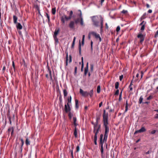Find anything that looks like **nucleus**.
Listing matches in <instances>:
<instances>
[{
    "mask_svg": "<svg viewBox=\"0 0 158 158\" xmlns=\"http://www.w3.org/2000/svg\"><path fill=\"white\" fill-rule=\"evenodd\" d=\"M145 27V25H142V27L141 28V30L142 31H143L144 30Z\"/></svg>",
    "mask_w": 158,
    "mask_h": 158,
    "instance_id": "nucleus-37",
    "label": "nucleus"
},
{
    "mask_svg": "<svg viewBox=\"0 0 158 158\" xmlns=\"http://www.w3.org/2000/svg\"><path fill=\"white\" fill-rule=\"evenodd\" d=\"M74 22L73 21H71L69 23V27L71 28H73L74 27Z\"/></svg>",
    "mask_w": 158,
    "mask_h": 158,
    "instance_id": "nucleus-14",
    "label": "nucleus"
},
{
    "mask_svg": "<svg viewBox=\"0 0 158 158\" xmlns=\"http://www.w3.org/2000/svg\"><path fill=\"white\" fill-rule=\"evenodd\" d=\"M128 101L126 100V101L125 110V112H126L128 110Z\"/></svg>",
    "mask_w": 158,
    "mask_h": 158,
    "instance_id": "nucleus-17",
    "label": "nucleus"
},
{
    "mask_svg": "<svg viewBox=\"0 0 158 158\" xmlns=\"http://www.w3.org/2000/svg\"><path fill=\"white\" fill-rule=\"evenodd\" d=\"M146 131V129L144 127H142L140 129L135 131L134 134L135 135L136 134L138 133H142Z\"/></svg>",
    "mask_w": 158,
    "mask_h": 158,
    "instance_id": "nucleus-6",
    "label": "nucleus"
},
{
    "mask_svg": "<svg viewBox=\"0 0 158 158\" xmlns=\"http://www.w3.org/2000/svg\"><path fill=\"white\" fill-rule=\"evenodd\" d=\"M68 54H67L66 56V65L67 66L68 65Z\"/></svg>",
    "mask_w": 158,
    "mask_h": 158,
    "instance_id": "nucleus-49",
    "label": "nucleus"
},
{
    "mask_svg": "<svg viewBox=\"0 0 158 158\" xmlns=\"http://www.w3.org/2000/svg\"><path fill=\"white\" fill-rule=\"evenodd\" d=\"M65 19L66 20H69L68 17L65 15H64L61 17V20L63 24H64L65 23Z\"/></svg>",
    "mask_w": 158,
    "mask_h": 158,
    "instance_id": "nucleus-7",
    "label": "nucleus"
},
{
    "mask_svg": "<svg viewBox=\"0 0 158 158\" xmlns=\"http://www.w3.org/2000/svg\"><path fill=\"white\" fill-rule=\"evenodd\" d=\"M56 8H53L52 9V13L53 15H55L56 13Z\"/></svg>",
    "mask_w": 158,
    "mask_h": 158,
    "instance_id": "nucleus-30",
    "label": "nucleus"
},
{
    "mask_svg": "<svg viewBox=\"0 0 158 158\" xmlns=\"http://www.w3.org/2000/svg\"><path fill=\"white\" fill-rule=\"evenodd\" d=\"M83 67H84V64H81V71H83Z\"/></svg>",
    "mask_w": 158,
    "mask_h": 158,
    "instance_id": "nucleus-57",
    "label": "nucleus"
},
{
    "mask_svg": "<svg viewBox=\"0 0 158 158\" xmlns=\"http://www.w3.org/2000/svg\"><path fill=\"white\" fill-rule=\"evenodd\" d=\"M103 126L105 128V131L104 136L103 139V135L101 134L100 135V143L101 144H103L104 141H106L109 131V129L108 126V114L106 113V110H104V113L103 115Z\"/></svg>",
    "mask_w": 158,
    "mask_h": 158,
    "instance_id": "nucleus-1",
    "label": "nucleus"
},
{
    "mask_svg": "<svg viewBox=\"0 0 158 158\" xmlns=\"http://www.w3.org/2000/svg\"><path fill=\"white\" fill-rule=\"evenodd\" d=\"M60 31V29L59 28H58V29H56L54 32V37H57V35L59 33Z\"/></svg>",
    "mask_w": 158,
    "mask_h": 158,
    "instance_id": "nucleus-15",
    "label": "nucleus"
},
{
    "mask_svg": "<svg viewBox=\"0 0 158 158\" xmlns=\"http://www.w3.org/2000/svg\"><path fill=\"white\" fill-rule=\"evenodd\" d=\"M90 34H91V35H92L93 36L95 37L96 39L99 38V35L96 32L94 31H91L90 32Z\"/></svg>",
    "mask_w": 158,
    "mask_h": 158,
    "instance_id": "nucleus-12",
    "label": "nucleus"
},
{
    "mask_svg": "<svg viewBox=\"0 0 158 158\" xmlns=\"http://www.w3.org/2000/svg\"><path fill=\"white\" fill-rule=\"evenodd\" d=\"M123 78V75L119 76V80L120 81H121Z\"/></svg>",
    "mask_w": 158,
    "mask_h": 158,
    "instance_id": "nucleus-45",
    "label": "nucleus"
},
{
    "mask_svg": "<svg viewBox=\"0 0 158 158\" xmlns=\"http://www.w3.org/2000/svg\"><path fill=\"white\" fill-rule=\"evenodd\" d=\"M25 143L26 145H28L30 144V141L28 138H26Z\"/></svg>",
    "mask_w": 158,
    "mask_h": 158,
    "instance_id": "nucleus-20",
    "label": "nucleus"
},
{
    "mask_svg": "<svg viewBox=\"0 0 158 158\" xmlns=\"http://www.w3.org/2000/svg\"><path fill=\"white\" fill-rule=\"evenodd\" d=\"M76 39V37H74L73 41V43H72V48H73L74 47V45H75V41Z\"/></svg>",
    "mask_w": 158,
    "mask_h": 158,
    "instance_id": "nucleus-23",
    "label": "nucleus"
},
{
    "mask_svg": "<svg viewBox=\"0 0 158 158\" xmlns=\"http://www.w3.org/2000/svg\"><path fill=\"white\" fill-rule=\"evenodd\" d=\"M153 98V97L151 95L149 96L147 98V100H149Z\"/></svg>",
    "mask_w": 158,
    "mask_h": 158,
    "instance_id": "nucleus-33",
    "label": "nucleus"
},
{
    "mask_svg": "<svg viewBox=\"0 0 158 158\" xmlns=\"http://www.w3.org/2000/svg\"><path fill=\"white\" fill-rule=\"evenodd\" d=\"M127 12V11L125 10H123V11H122V13L123 14H126Z\"/></svg>",
    "mask_w": 158,
    "mask_h": 158,
    "instance_id": "nucleus-46",
    "label": "nucleus"
},
{
    "mask_svg": "<svg viewBox=\"0 0 158 158\" xmlns=\"http://www.w3.org/2000/svg\"><path fill=\"white\" fill-rule=\"evenodd\" d=\"M17 17L15 15H14L13 16V19H14V23H16L17 22Z\"/></svg>",
    "mask_w": 158,
    "mask_h": 158,
    "instance_id": "nucleus-22",
    "label": "nucleus"
},
{
    "mask_svg": "<svg viewBox=\"0 0 158 158\" xmlns=\"http://www.w3.org/2000/svg\"><path fill=\"white\" fill-rule=\"evenodd\" d=\"M97 91L98 93H99V85L97 86Z\"/></svg>",
    "mask_w": 158,
    "mask_h": 158,
    "instance_id": "nucleus-59",
    "label": "nucleus"
},
{
    "mask_svg": "<svg viewBox=\"0 0 158 158\" xmlns=\"http://www.w3.org/2000/svg\"><path fill=\"white\" fill-rule=\"evenodd\" d=\"M48 73L46 74V77L48 78V79L52 81H53V78L52 76L51 71L49 69H48Z\"/></svg>",
    "mask_w": 158,
    "mask_h": 158,
    "instance_id": "nucleus-4",
    "label": "nucleus"
},
{
    "mask_svg": "<svg viewBox=\"0 0 158 158\" xmlns=\"http://www.w3.org/2000/svg\"><path fill=\"white\" fill-rule=\"evenodd\" d=\"M72 61V57L71 56H69V63H70Z\"/></svg>",
    "mask_w": 158,
    "mask_h": 158,
    "instance_id": "nucleus-55",
    "label": "nucleus"
},
{
    "mask_svg": "<svg viewBox=\"0 0 158 158\" xmlns=\"http://www.w3.org/2000/svg\"><path fill=\"white\" fill-rule=\"evenodd\" d=\"M72 100V97L71 96H70L69 98L68 99V103H71Z\"/></svg>",
    "mask_w": 158,
    "mask_h": 158,
    "instance_id": "nucleus-41",
    "label": "nucleus"
},
{
    "mask_svg": "<svg viewBox=\"0 0 158 158\" xmlns=\"http://www.w3.org/2000/svg\"><path fill=\"white\" fill-rule=\"evenodd\" d=\"M63 93L64 97H66L67 94V92L66 90L64 89L63 90Z\"/></svg>",
    "mask_w": 158,
    "mask_h": 158,
    "instance_id": "nucleus-31",
    "label": "nucleus"
},
{
    "mask_svg": "<svg viewBox=\"0 0 158 158\" xmlns=\"http://www.w3.org/2000/svg\"><path fill=\"white\" fill-rule=\"evenodd\" d=\"M78 11L80 12V14L79 15V16L80 18V23L81 25L83 26L84 25V23L83 22L82 17V16L81 12L80 10H79Z\"/></svg>",
    "mask_w": 158,
    "mask_h": 158,
    "instance_id": "nucleus-11",
    "label": "nucleus"
},
{
    "mask_svg": "<svg viewBox=\"0 0 158 158\" xmlns=\"http://www.w3.org/2000/svg\"><path fill=\"white\" fill-rule=\"evenodd\" d=\"M103 145L102 144V145L101 146V154L102 155V156H103Z\"/></svg>",
    "mask_w": 158,
    "mask_h": 158,
    "instance_id": "nucleus-24",
    "label": "nucleus"
},
{
    "mask_svg": "<svg viewBox=\"0 0 158 158\" xmlns=\"http://www.w3.org/2000/svg\"><path fill=\"white\" fill-rule=\"evenodd\" d=\"M98 16H94L92 18V20L94 23V24L96 27H98Z\"/></svg>",
    "mask_w": 158,
    "mask_h": 158,
    "instance_id": "nucleus-2",
    "label": "nucleus"
},
{
    "mask_svg": "<svg viewBox=\"0 0 158 158\" xmlns=\"http://www.w3.org/2000/svg\"><path fill=\"white\" fill-rule=\"evenodd\" d=\"M93 90H91L90 91L89 93V95L91 97H92V96L93 95Z\"/></svg>",
    "mask_w": 158,
    "mask_h": 158,
    "instance_id": "nucleus-34",
    "label": "nucleus"
},
{
    "mask_svg": "<svg viewBox=\"0 0 158 158\" xmlns=\"http://www.w3.org/2000/svg\"><path fill=\"white\" fill-rule=\"evenodd\" d=\"M80 148L79 146H77L76 148V152H78L79 151Z\"/></svg>",
    "mask_w": 158,
    "mask_h": 158,
    "instance_id": "nucleus-44",
    "label": "nucleus"
},
{
    "mask_svg": "<svg viewBox=\"0 0 158 158\" xmlns=\"http://www.w3.org/2000/svg\"><path fill=\"white\" fill-rule=\"evenodd\" d=\"M8 132L9 133H10L11 132V135H12L14 131V128L13 127H11L10 128H9L8 129Z\"/></svg>",
    "mask_w": 158,
    "mask_h": 158,
    "instance_id": "nucleus-13",
    "label": "nucleus"
},
{
    "mask_svg": "<svg viewBox=\"0 0 158 158\" xmlns=\"http://www.w3.org/2000/svg\"><path fill=\"white\" fill-rule=\"evenodd\" d=\"M120 29V26H118L116 28V31L117 32H118Z\"/></svg>",
    "mask_w": 158,
    "mask_h": 158,
    "instance_id": "nucleus-43",
    "label": "nucleus"
},
{
    "mask_svg": "<svg viewBox=\"0 0 158 158\" xmlns=\"http://www.w3.org/2000/svg\"><path fill=\"white\" fill-rule=\"evenodd\" d=\"M143 100V96H141L140 97V98L139 99V104H141L142 102V101Z\"/></svg>",
    "mask_w": 158,
    "mask_h": 158,
    "instance_id": "nucleus-27",
    "label": "nucleus"
},
{
    "mask_svg": "<svg viewBox=\"0 0 158 158\" xmlns=\"http://www.w3.org/2000/svg\"><path fill=\"white\" fill-rule=\"evenodd\" d=\"M80 21V18H78L75 20V22L76 24H77Z\"/></svg>",
    "mask_w": 158,
    "mask_h": 158,
    "instance_id": "nucleus-35",
    "label": "nucleus"
},
{
    "mask_svg": "<svg viewBox=\"0 0 158 158\" xmlns=\"http://www.w3.org/2000/svg\"><path fill=\"white\" fill-rule=\"evenodd\" d=\"M46 16H47V17L48 19V22H50V21L49 16V15L47 13H46Z\"/></svg>",
    "mask_w": 158,
    "mask_h": 158,
    "instance_id": "nucleus-40",
    "label": "nucleus"
},
{
    "mask_svg": "<svg viewBox=\"0 0 158 158\" xmlns=\"http://www.w3.org/2000/svg\"><path fill=\"white\" fill-rule=\"evenodd\" d=\"M100 19V31L101 33L102 34V32H103L102 28H103V19L102 18V16H99Z\"/></svg>",
    "mask_w": 158,
    "mask_h": 158,
    "instance_id": "nucleus-8",
    "label": "nucleus"
},
{
    "mask_svg": "<svg viewBox=\"0 0 158 158\" xmlns=\"http://www.w3.org/2000/svg\"><path fill=\"white\" fill-rule=\"evenodd\" d=\"M122 99V96L119 95V101H120Z\"/></svg>",
    "mask_w": 158,
    "mask_h": 158,
    "instance_id": "nucleus-54",
    "label": "nucleus"
},
{
    "mask_svg": "<svg viewBox=\"0 0 158 158\" xmlns=\"http://www.w3.org/2000/svg\"><path fill=\"white\" fill-rule=\"evenodd\" d=\"M137 37L138 38L140 39V43L142 44L145 38L144 36L142 35V33H139Z\"/></svg>",
    "mask_w": 158,
    "mask_h": 158,
    "instance_id": "nucleus-3",
    "label": "nucleus"
},
{
    "mask_svg": "<svg viewBox=\"0 0 158 158\" xmlns=\"http://www.w3.org/2000/svg\"><path fill=\"white\" fill-rule=\"evenodd\" d=\"M105 25H106V29H108V25H107V23H106L105 24Z\"/></svg>",
    "mask_w": 158,
    "mask_h": 158,
    "instance_id": "nucleus-61",
    "label": "nucleus"
},
{
    "mask_svg": "<svg viewBox=\"0 0 158 158\" xmlns=\"http://www.w3.org/2000/svg\"><path fill=\"white\" fill-rule=\"evenodd\" d=\"M21 141L22 142L21 145L20 147V149H21V152H22V149H23V146L24 143V142L23 140L22 139H21Z\"/></svg>",
    "mask_w": 158,
    "mask_h": 158,
    "instance_id": "nucleus-18",
    "label": "nucleus"
},
{
    "mask_svg": "<svg viewBox=\"0 0 158 158\" xmlns=\"http://www.w3.org/2000/svg\"><path fill=\"white\" fill-rule=\"evenodd\" d=\"M55 41L57 43L59 42V41L57 37H54Z\"/></svg>",
    "mask_w": 158,
    "mask_h": 158,
    "instance_id": "nucleus-39",
    "label": "nucleus"
},
{
    "mask_svg": "<svg viewBox=\"0 0 158 158\" xmlns=\"http://www.w3.org/2000/svg\"><path fill=\"white\" fill-rule=\"evenodd\" d=\"M80 93L82 96L86 97L89 95V93L87 91H84L82 89H80Z\"/></svg>",
    "mask_w": 158,
    "mask_h": 158,
    "instance_id": "nucleus-5",
    "label": "nucleus"
},
{
    "mask_svg": "<svg viewBox=\"0 0 158 158\" xmlns=\"http://www.w3.org/2000/svg\"><path fill=\"white\" fill-rule=\"evenodd\" d=\"M155 118H158V114H156L155 116Z\"/></svg>",
    "mask_w": 158,
    "mask_h": 158,
    "instance_id": "nucleus-64",
    "label": "nucleus"
},
{
    "mask_svg": "<svg viewBox=\"0 0 158 158\" xmlns=\"http://www.w3.org/2000/svg\"><path fill=\"white\" fill-rule=\"evenodd\" d=\"M79 53L80 55H81V40H80L79 41Z\"/></svg>",
    "mask_w": 158,
    "mask_h": 158,
    "instance_id": "nucleus-16",
    "label": "nucleus"
},
{
    "mask_svg": "<svg viewBox=\"0 0 158 158\" xmlns=\"http://www.w3.org/2000/svg\"><path fill=\"white\" fill-rule=\"evenodd\" d=\"M144 22V21H143L140 24H139V25H142H142H143V23Z\"/></svg>",
    "mask_w": 158,
    "mask_h": 158,
    "instance_id": "nucleus-63",
    "label": "nucleus"
},
{
    "mask_svg": "<svg viewBox=\"0 0 158 158\" xmlns=\"http://www.w3.org/2000/svg\"><path fill=\"white\" fill-rule=\"evenodd\" d=\"M119 93V90L118 89H117L116 90V91L114 94V95H118V94Z\"/></svg>",
    "mask_w": 158,
    "mask_h": 158,
    "instance_id": "nucleus-36",
    "label": "nucleus"
},
{
    "mask_svg": "<svg viewBox=\"0 0 158 158\" xmlns=\"http://www.w3.org/2000/svg\"><path fill=\"white\" fill-rule=\"evenodd\" d=\"M156 130H153L151 132V134H153L156 133Z\"/></svg>",
    "mask_w": 158,
    "mask_h": 158,
    "instance_id": "nucleus-48",
    "label": "nucleus"
},
{
    "mask_svg": "<svg viewBox=\"0 0 158 158\" xmlns=\"http://www.w3.org/2000/svg\"><path fill=\"white\" fill-rule=\"evenodd\" d=\"M77 67H75V71H74L75 73H77Z\"/></svg>",
    "mask_w": 158,
    "mask_h": 158,
    "instance_id": "nucleus-56",
    "label": "nucleus"
},
{
    "mask_svg": "<svg viewBox=\"0 0 158 158\" xmlns=\"http://www.w3.org/2000/svg\"><path fill=\"white\" fill-rule=\"evenodd\" d=\"M88 71V69H87V68H85V75H86L87 73V72Z\"/></svg>",
    "mask_w": 158,
    "mask_h": 158,
    "instance_id": "nucleus-38",
    "label": "nucleus"
},
{
    "mask_svg": "<svg viewBox=\"0 0 158 158\" xmlns=\"http://www.w3.org/2000/svg\"><path fill=\"white\" fill-rule=\"evenodd\" d=\"M75 104H76V107L77 108H78V100L76 99L75 100Z\"/></svg>",
    "mask_w": 158,
    "mask_h": 158,
    "instance_id": "nucleus-29",
    "label": "nucleus"
},
{
    "mask_svg": "<svg viewBox=\"0 0 158 158\" xmlns=\"http://www.w3.org/2000/svg\"><path fill=\"white\" fill-rule=\"evenodd\" d=\"M69 115L70 118H72V115L70 112L69 113Z\"/></svg>",
    "mask_w": 158,
    "mask_h": 158,
    "instance_id": "nucleus-50",
    "label": "nucleus"
},
{
    "mask_svg": "<svg viewBox=\"0 0 158 158\" xmlns=\"http://www.w3.org/2000/svg\"><path fill=\"white\" fill-rule=\"evenodd\" d=\"M154 37L155 38H156V37H158V30L156 32V33L155 34Z\"/></svg>",
    "mask_w": 158,
    "mask_h": 158,
    "instance_id": "nucleus-42",
    "label": "nucleus"
},
{
    "mask_svg": "<svg viewBox=\"0 0 158 158\" xmlns=\"http://www.w3.org/2000/svg\"><path fill=\"white\" fill-rule=\"evenodd\" d=\"M152 10H151V9H149L148 11V12L149 13H152Z\"/></svg>",
    "mask_w": 158,
    "mask_h": 158,
    "instance_id": "nucleus-58",
    "label": "nucleus"
},
{
    "mask_svg": "<svg viewBox=\"0 0 158 158\" xmlns=\"http://www.w3.org/2000/svg\"><path fill=\"white\" fill-rule=\"evenodd\" d=\"M99 131V127L97 129L96 132L95 133V135L94 137V143L95 145H97V134L98 132V131Z\"/></svg>",
    "mask_w": 158,
    "mask_h": 158,
    "instance_id": "nucleus-10",
    "label": "nucleus"
},
{
    "mask_svg": "<svg viewBox=\"0 0 158 158\" xmlns=\"http://www.w3.org/2000/svg\"><path fill=\"white\" fill-rule=\"evenodd\" d=\"M17 28L19 29H21L22 28V26L20 23H18L17 25Z\"/></svg>",
    "mask_w": 158,
    "mask_h": 158,
    "instance_id": "nucleus-19",
    "label": "nucleus"
},
{
    "mask_svg": "<svg viewBox=\"0 0 158 158\" xmlns=\"http://www.w3.org/2000/svg\"><path fill=\"white\" fill-rule=\"evenodd\" d=\"M73 119L74 121V123L75 126H76V117H73Z\"/></svg>",
    "mask_w": 158,
    "mask_h": 158,
    "instance_id": "nucleus-32",
    "label": "nucleus"
},
{
    "mask_svg": "<svg viewBox=\"0 0 158 158\" xmlns=\"http://www.w3.org/2000/svg\"><path fill=\"white\" fill-rule=\"evenodd\" d=\"M129 88L130 89V91H132L133 89V88L132 86L131 85L129 86Z\"/></svg>",
    "mask_w": 158,
    "mask_h": 158,
    "instance_id": "nucleus-51",
    "label": "nucleus"
},
{
    "mask_svg": "<svg viewBox=\"0 0 158 158\" xmlns=\"http://www.w3.org/2000/svg\"><path fill=\"white\" fill-rule=\"evenodd\" d=\"M73 14V12L72 11H71L70 13V15L69 17H68V19H70L72 17V15Z\"/></svg>",
    "mask_w": 158,
    "mask_h": 158,
    "instance_id": "nucleus-28",
    "label": "nucleus"
},
{
    "mask_svg": "<svg viewBox=\"0 0 158 158\" xmlns=\"http://www.w3.org/2000/svg\"><path fill=\"white\" fill-rule=\"evenodd\" d=\"M105 0H101V2H100V4H101V5H102V4H103V3L104 2Z\"/></svg>",
    "mask_w": 158,
    "mask_h": 158,
    "instance_id": "nucleus-53",
    "label": "nucleus"
},
{
    "mask_svg": "<svg viewBox=\"0 0 158 158\" xmlns=\"http://www.w3.org/2000/svg\"><path fill=\"white\" fill-rule=\"evenodd\" d=\"M12 66L13 67L14 70V71H15V64L14 62L13 61L12 62Z\"/></svg>",
    "mask_w": 158,
    "mask_h": 158,
    "instance_id": "nucleus-47",
    "label": "nucleus"
},
{
    "mask_svg": "<svg viewBox=\"0 0 158 158\" xmlns=\"http://www.w3.org/2000/svg\"><path fill=\"white\" fill-rule=\"evenodd\" d=\"M74 135L75 137H77V128L75 127L74 130Z\"/></svg>",
    "mask_w": 158,
    "mask_h": 158,
    "instance_id": "nucleus-25",
    "label": "nucleus"
},
{
    "mask_svg": "<svg viewBox=\"0 0 158 158\" xmlns=\"http://www.w3.org/2000/svg\"><path fill=\"white\" fill-rule=\"evenodd\" d=\"M64 110L67 113L70 111L71 110L69 104L67 103V105L65 104L64 105Z\"/></svg>",
    "mask_w": 158,
    "mask_h": 158,
    "instance_id": "nucleus-9",
    "label": "nucleus"
},
{
    "mask_svg": "<svg viewBox=\"0 0 158 158\" xmlns=\"http://www.w3.org/2000/svg\"><path fill=\"white\" fill-rule=\"evenodd\" d=\"M71 156H72V158H73V150H72L71 151Z\"/></svg>",
    "mask_w": 158,
    "mask_h": 158,
    "instance_id": "nucleus-60",
    "label": "nucleus"
},
{
    "mask_svg": "<svg viewBox=\"0 0 158 158\" xmlns=\"http://www.w3.org/2000/svg\"><path fill=\"white\" fill-rule=\"evenodd\" d=\"M146 6L147 8H149L150 7V6L148 4H147Z\"/></svg>",
    "mask_w": 158,
    "mask_h": 158,
    "instance_id": "nucleus-62",
    "label": "nucleus"
},
{
    "mask_svg": "<svg viewBox=\"0 0 158 158\" xmlns=\"http://www.w3.org/2000/svg\"><path fill=\"white\" fill-rule=\"evenodd\" d=\"M146 13L143 14V15L140 18L141 20H142L146 18Z\"/></svg>",
    "mask_w": 158,
    "mask_h": 158,
    "instance_id": "nucleus-21",
    "label": "nucleus"
},
{
    "mask_svg": "<svg viewBox=\"0 0 158 158\" xmlns=\"http://www.w3.org/2000/svg\"><path fill=\"white\" fill-rule=\"evenodd\" d=\"M90 35H91V34H90V32L89 33L88 35V38L89 39H90Z\"/></svg>",
    "mask_w": 158,
    "mask_h": 158,
    "instance_id": "nucleus-52",
    "label": "nucleus"
},
{
    "mask_svg": "<svg viewBox=\"0 0 158 158\" xmlns=\"http://www.w3.org/2000/svg\"><path fill=\"white\" fill-rule=\"evenodd\" d=\"M119 83L118 82H116L115 83V88L116 89H117L119 87Z\"/></svg>",
    "mask_w": 158,
    "mask_h": 158,
    "instance_id": "nucleus-26",
    "label": "nucleus"
}]
</instances>
